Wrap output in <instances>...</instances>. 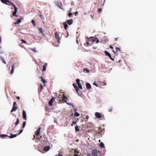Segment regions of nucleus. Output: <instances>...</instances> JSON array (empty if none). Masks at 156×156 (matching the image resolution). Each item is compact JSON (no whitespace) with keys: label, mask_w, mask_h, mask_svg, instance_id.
I'll use <instances>...</instances> for the list:
<instances>
[{"label":"nucleus","mask_w":156,"mask_h":156,"mask_svg":"<svg viewBox=\"0 0 156 156\" xmlns=\"http://www.w3.org/2000/svg\"><path fill=\"white\" fill-rule=\"evenodd\" d=\"M40 129H41L40 128H39L37 130V131L35 134V136H34V138H35V137H36V138L38 139H39V136L40 135Z\"/></svg>","instance_id":"obj_1"},{"label":"nucleus","mask_w":156,"mask_h":156,"mask_svg":"<svg viewBox=\"0 0 156 156\" xmlns=\"http://www.w3.org/2000/svg\"><path fill=\"white\" fill-rule=\"evenodd\" d=\"M55 37L56 38V39L57 40V42L58 43H60V38L59 37L58 34L57 32H55Z\"/></svg>","instance_id":"obj_2"},{"label":"nucleus","mask_w":156,"mask_h":156,"mask_svg":"<svg viewBox=\"0 0 156 156\" xmlns=\"http://www.w3.org/2000/svg\"><path fill=\"white\" fill-rule=\"evenodd\" d=\"M92 154L93 156H97L98 154V151L95 149H93L92 151Z\"/></svg>","instance_id":"obj_3"},{"label":"nucleus","mask_w":156,"mask_h":156,"mask_svg":"<svg viewBox=\"0 0 156 156\" xmlns=\"http://www.w3.org/2000/svg\"><path fill=\"white\" fill-rule=\"evenodd\" d=\"M22 116L23 119L25 120H27V115L26 112L25 110H23V113H22Z\"/></svg>","instance_id":"obj_4"},{"label":"nucleus","mask_w":156,"mask_h":156,"mask_svg":"<svg viewBox=\"0 0 156 156\" xmlns=\"http://www.w3.org/2000/svg\"><path fill=\"white\" fill-rule=\"evenodd\" d=\"M105 55H106L108 56L111 60H112L113 61L114 60V59L112 58L111 55L110 53H109L106 51H105Z\"/></svg>","instance_id":"obj_5"},{"label":"nucleus","mask_w":156,"mask_h":156,"mask_svg":"<svg viewBox=\"0 0 156 156\" xmlns=\"http://www.w3.org/2000/svg\"><path fill=\"white\" fill-rule=\"evenodd\" d=\"M55 97H52L49 101V105L50 106H52V104L53 101L55 99Z\"/></svg>","instance_id":"obj_6"},{"label":"nucleus","mask_w":156,"mask_h":156,"mask_svg":"<svg viewBox=\"0 0 156 156\" xmlns=\"http://www.w3.org/2000/svg\"><path fill=\"white\" fill-rule=\"evenodd\" d=\"M88 41L91 42V44L95 42L96 41V39L94 37H90L88 39Z\"/></svg>","instance_id":"obj_7"},{"label":"nucleus","mask_w":156,"mask_h":156,"mask_svg":"<svg viewBox=\"0 0 156 156\" xmlns=\"http://www.w3.org/2000/svg\"><path fill=\"white\" fill-rule=\"evenodd\" d=\"M38 30L39 32V33L41 34L42 35L44 36L45 37V35L43 33V30L41 28H38Z\"/></svg>","instance_id":"obj_8"},{"label":"nucleus","mask_w":156,"mask_h":156,"mask_svg":"<svg viewBox=\"0 0 156 156\" xmlns=\"http://www.w3.org/2000/svg\"><path fill=\"white\" fill-rule=\"evenodd\" d=\"M67 99L66 97L65 96V94H63L62 96V101L64 102H66L67 101L66 100Z\"/></svg>","instance_id":"obj_9"},{"label":"nucleus","mask_w":156,"mask_h":156,"mask_svg":"<svg viewBox=\"0 0 156 156\" xmlns=\"http://www.w3.org/2000/svg\"><path fill=\"white\" fill-rule=\"evenodd\" d=\"M50 148V146H47L44 147L43 150L45 151H47L49 150Z\"/></svg>","instance_id":"obj_10"},{"label":"nucleus","mask_w":156,"mask_h":156,"mask_svg":"<svg viewBox=\"0 0 156 156\" xmlns=\"http://www.w3.org/2000/svg\"><path fill=\"white\" fill-rule=\"evenodd\" d=\"M95 116L98 118H100L101 117V115L100 113L97 112L95 114Z\"/></svg>","instance_id":"obj_11"},{"label":"nucleus","mask_w":156,"mask_h":156,"mask_svg":"<svg viewBox=\"0 0 156 156\" xmlns=\"http://www.w3.org/2000/svg\"><path fill=\"white\" fill-rule=\"evenodd\" d=\"M66 23L69 25H71L73 23V20L71 19L68 20L66 21Z\"/></svg>","instance_id":"obj_12"},{"label":"nucleus","mask_w":156,"mask_h":156,"mask_svg":"<svg viewBox=\"0 0 156 156\" xmlns=\"http://www.w3.org/2000/svg\"><path fill=\"white\" fill-rule=\"evenodd\" d=\"M18 135L16 134H11L10 136H9L8 137H9V138H15Z\"/></svg>","instance_id":"obj_13"},{"label":"nucleus","mask_w":156,"mask_h":156,"mask_svg":"<svg viewBox=\"0 0 156 156\" xmlns=\"http://www.w3.org/2000/svg\"><path fill=\"white\" fill-rule=\"evenodd\" d=\"M22 18L19 19L15 23V24L19 25L21 22Z\"/></svg>","instance_id":"obj_14"},{"label":"nucleus","mask_w":156,"mask_h":156,"mask_svg":"<svg viewBox=\"0 0 156 156\" xmlns=\"http://www.w3.org/2000/svg\"><path fill=\"white\" fill-rule=\"evenodd\" d=\"M14 64L16 65V63H14L13 64H12V66H11L12 69H11V74H12L13 73L14 69Z\"/></svg>","instance_id":"obj_15"},{"label":"nucleus","mask_w":156,"mask_h":156,"mask_svg":"<svg viewBox=\"0 0 156 156\" xmlns=\"http://www.w3.org/2000/svg\"><path fill=\"white\" fill-rule=\"evenodd\" d=\"M17 108H18L17 106H12V109L11 111V112H13L16 111L17 109Z\"/></svg>","instance_id":"obj_16"},{"label":"nucleus","mask_w":156,"mask_h":156,"mask_svg":"<svg viewBox=\"0 0 156 156\" xmlns=\"http://www.w3.org/2000/svg\"><path fill=\"white\" fill-rule=\"evenodd\" d=\"M0 58L1 59V61H2V62L5 64H6V63L5 61V59L1 55H0Z\"/></svg>","instance_id":"obj_17"},{"label":"nucleus","mask_w":156,"mask_h":156,"mask_svg":"<svg viewBox=\"0 0 156 156\" xmlns=\"http://www.w3.org/2000/svg\"><path fill=\"white\" fill-rule=\"evenodd\" d=\"M17 9H15L14 11L12 13V15L13 16H18L16 15V13L17 12Z\"/></svg>","instance_id":"obj_18"},{"label":"nucleus","mask_w":156,"mask_h":156,"mask_svg":"<svg viewBox=\"0 0 156 156\" xmlns=\"http://www.w3.org/2000/svg\"><path fill=\"white\" fill-rule=\"evenodd\" d=\"M86 88L88 89H89L91 88V86L89 83H87L86 84Z\"/></svg>","instance_id":"obj_19"},{"label":"nucleus","mask_w":156,"mask_h":156,"mask_svg":"<svg viewBox=\"0 0 156 156\" xmlns=\"http://www.w3.org/2000/svg\"><path fill=\"white\" fill-rule=\"evenodd\" d=\"M1 2L3 3L7 4V2H10V1L9 0H0Z\"/></svg>","instance_id":"obj_20"},{"label":"nucleus","mask_w":156,"mask_h":156,"mask_svg":"<svg viewBox=\"0 0 156 156\" xmlns=\"http://www.w3.org/2000/svg\"><path fill=\"white\" fill-rule=\"evenodd\" d=\"M47 65V63H45L44 64V65L43 66V69H42V71H45Z\"/></svg>","instance_id":"obj_21"},{"label":"nucleus","mask_w":156,"mask_h":156,"mask_svg":"<svg viewBox=\"0 0 156 156\" xmlns=\"http://www.w3.org/2000/svg\"><path fill=\"white\" fill-rule=\"evenodd\" d=\"M8 136H8L7 135H6V134H1L0 135V137L2 138H3L6 137H8Z\"/></svg>","instance_id":"obj_22"},{"label":"nucleus","mask_w":156,"mask_h":156,"mask_svg":"<svg viewBox=\"0 0 156 156\" xmlns=\"http://www.w3.org/2000/svg\"><path fill=\"white\" fill-rule=\"evenodd\" d=\"M73 85L76 92H77L78 93V91L79 90L78 88V87L77 86H76L74 84H73Z\"/></svg>","instance_id":"obj_23"},{"label":"nucleus","mask_w":156,"mask_h":156,"mask_svg":"<svg viewBox=\"0 0 156 156\" xmlns=\"http://www.w3.org/2000/svg\"><path fill=\"white\" fill-rule=\"evenodd\" d=\"M62 24L64 25V29L66 30L67 28L68 27V26L67 24L65 23H63Z\"/></svg>","instance_id":"obj_24"},{"label":"nucleus","mask_w":156,"mask_h":156,"mask_svg":"<svg viewBox=\"0 0 156 156\" xmlns=\"http://www.w3.org/2000/svg\"><path fill=\"white\" fill-rule=\"evenodd\" d=\"M19 119L18 118H17V119H16V121L15 122V123L16 126H17L18 125V124L19 123Z\"/></svg>","instance_id":"obj_25"},{"label":"nucleus","mask_w":156,"mask_h":156,"mask_svg":"<svg viewBox=\"0 0 156 156\" xmlns=\"http://www.w3.org/2000/svg\"><path fill=\"white\" fill-rule=\"evenodd\" d=\"M89 42V41H88V40L87 41V42H86V44H85L84 45H86L87 46H88L89 45H91L92 44H91V43L90 44Z\"/></svg>","instance_id":"obj_26"},{"label":"nucleus","mask_w":156,"mask_h":156,"mask_svg":"<svg viewBox=\"0 0 156 156\" xmlns=\"http://www.w3.org/2000/svg\"><path fill=\"white\" fill-rule=\"evenodd\" d=\"M9 3L11 4L14 7L15 9H17V8L16 6V5L13 3L12 2L10 1V2H9Z\"/></svg>","instance_id":"obj_27"},{"label":"nucleus","mask_w":156,"mask_h":156,"mask_svg":"<svg viewBox=\"0 0 156 156\" xmlns=\"http://www.w3.org/2000/svg\"><path fill=\"white\" fill-rule=\"evenodd\" d=\"M75 130L76 132H78L79 131V129L78 126L77 125H76L75 127Z\"/></svg>","instance_id":"obj_28"},{"label":"nucleus","mask_w":156,"mask_h":156,"mask_svg":"<svg viewBox=\"0 0 156 156\" xmlns=\"http://www.w3.org/2000/svg\"><path fill=\"white\" fill-rule=\"evenodd\" d=\"M41 81L44 84L46 82L45 81V80L43 78V77L42 76H41Z\"/></svg>","instance_id":"obj_29"},{"label":"nucleus","mask_w":156,"mask_h":156,"mask_svg":"<svg viewBox=\"0 0 156 156\" xmlns=\"http://www.w3.org/2000/svg\"><path fill=\"white\" fill-rule=\"evenodd\" d=\"M83 72L84 73L87 72L89 73L90 72V71L87 69H83Z\"/></svg>","instance_id":"obj_30"},{"label":"nucleus","mask_w":156,"mask_h":156,"mask_svg":"<svg viewBox=\"0 0 156 156\" xmlns=\"http://www.w3.org/2000/svg\"><path fill=\"white\" fill-rule=\"evenodd\" d=\"M26 125V121L23 122L22 128H23L25 127Z\"/></svg>","instance_id":"obj_31"},{"label":"nucleus","mask_w":156,"mask_h":156,"mask_svg":"<svg viewBox=\"0 0 156 156\" xmlns=\"http://www.w3.org/2000/svg\"><path fill=\"white\" fill-rule=\"evenodd\" d=\"M100 147L101 148H103V147H104V143H103L101 142L100 144Z\"/></svg>","instance_id":"obj_32"},{"label":"nucleus","mask_w":156,"mask_h":156,"mask_svg":"<svg viewBox=\"0 0 156 156\" xmlns=\"http://www.w3.org/2000/svg\"><path fill=\"white\" fill-rule=\"evenodd\" d=\"M74 115L76 117H78L80 115V114L77 112H76L75 113Z\"/></svg>","instance_id":"obj_33"},{"label":"nucleus","mask_w":156,"mask_h":156,"mask_svg":"<svg viewBox=\"0 0 156 156\" xmlns=\"http://www.w3.org/2000/svg\"><path fill=\"white\" fill-rule=\"evenodd\" d=\"M113 108L112 107H109L108 108V110L109 112H112V110Z\"/></svg>","instance_id":"obj_34"},{"label":"nucleus","mask_w":156,"mask_h":156,"mask_svg":"<svg viewBox=\"0 0 156 156\" xmlns=\"http://www.w3.org/2000/svg\"><path fill=\"white\" fill-rule=\"evenodd\" d=\"M76 122L73 121V122H72V123L71 124V126H73V125H75L76 124Z\"/></svg>","instance_id":"obj_35"},{"label":"nucleus","mask_w":156,"mask_h":156,"mask_svg":"<svg viewBox=\"0 0 156 156\" xmlns=\"http://www.w3.org/2000/svg\"><path fill=\"white\" fill-rule=\"evenodd\" d=\"M78 85V87H79V88H80L82 90L83 89L82 87L81 84L80 83V84H79Z\"/></svg>","instance_id":"obj_36"},{"label":"nucleus","mask_w":156,"mask_h":156,"mask_svg":"<svg viewBox=\"0 0 156 156\" xmlns=\"http://www.w3.org/2000/svg\"><path fill=\"white\" fill-rule=\"evenodd\" d=\"M31 22L32 23L34 27H35V21L34 20H32L31 21Z\"/></svg>","instance_id":"obj_37"},{"label":"nucleus","mask_w":156,"mask_h":156,"mask_svg":"<svg viewBox=\"0 0 156 156\" xmlns=\"http://www.w3.org/2000/svg\"><path fill=\"white\" fill-rule=\"evenodd\" d=\"M76 82L78 84H79L80 83V80L79 79H77L76 80Z\"/></svg>","instance_id":"obj_38"},{"label":"nucleus","mask_w":156,"mask_h":156,"mask_svg":"<svg viewBox=\"0 0 156 156\" xmlns=\"http://www.w3.org/2000/svg\"><path fill=\"white\" fill-rule=\"evenodd\" d=\"M31 49L32 51H33L34 52H36V49L35 48Z\"/></svg>","instance_id":"obj_39"},{"label":"nucleus","mask_w":156,"mask_h":156,"mask_svg":"<svg viewBox=\"0 0 156 156\" xmlns=\"http://www.w3.org/2000/svg\"><path fill=\"white\" fill-rule=\"evenodd\" d=\"M43 89V86L41 84L40 85V91L41 92L42 91V89Z\"/></svg>","instance_id":"obj_40"},{"label":"nucleus","mask_w":156,"mask_h":156,"mask_svg":"<svg viewBox=\"0 0 156 156\" xmlns=\"http://www.w3.org/2000/svg\"><path fill=\"white\" fill-rule=\"evenodd\" d=\"M110 48H111L112 50H113V47H112V46H110ZM113 52L115 54H116V52H115V51H113Z\"/></svg>","instance_id":"obj_41"},{"label":"nucleus","mask_w":156,"mask_h":156,"mask_svg":"<svg viewBox=\"0 0 156 156\" xmlns=\"http://www.w3.org/2000/svg\"><path fill=\"white\" fill-rule=\"evenodd\" d=\"M58 7L62 9H63V8H62V7H63L61 3H60V5H58Z\"/></svg>","instance_id":"obj_42"},{"label":"nucleus","mask_w":156,"mask_h":156,"mask_svg":"<svg viewBox=\"0 0 156 156\" xmlns=\"http://www.w3.org/2000/svg\"><path fill=\"white\" fill-rule=\"evenodd\" d=\"M116 51L117 52H118V51H121L120 48H118V47H117V48H116Z\"/></svg>","instance_id":"obj_43"},{"label":"nucleus","mask_w":156,"mask_h":156,"mask_svg":"<svg viewBox=\"0 0 156 156\" xmlns=\"http://www.w3.org/2000/svg\"><path fill=\"white\" fill-rule=\"evenodd\" d=\"M73 15V14L72 13L69 12L68 14V16L69 17H71Z\"/></svg>","instance_id":"obj_44"},{"label":"nucleus","mask_w":156,"mask_h":156,"mask_svg":"<svg viewBox=\"0 0 156 156\" xmlns=\"http://www.w3.org/2000/svg\"><path fill=\"white\" fill-rule=\"evenodd\" d=\"M39 16L41 17L42 19H43L44 18V16L42 15H40Z\"/></svg>","instance_id":"obj_45"},{"label":"nucleus","mask_w":156,"mask_h":156,"mask_svg":"<svg viewBox=\"0 0 156 156\" xmlns=\"http://www.w3.org/2000/svg\"><path fill=\"white\" fill-rule=\"evenodd\" d=\"M17 105V103L16 102H14L13 103V106H16Z\"/></svg>","instance_id":"obj_46"},{"label":"nucleus","mask_w":156,"mask_h":156,"mask_svg":"<svg viewBox=\"0 0 156 156\" xmlns=\"http://www.w3.org/2000/svg\"><path fill=\"white\" fill-rule=\"evenodd\" d=\"M21 41H22V42L23 43H26V41L25 40H24L23 39H22L21 40Z\"/></svg>","instance_id":"obj_47"},{"label":"nucleus","mask_w":156,"mask_h":156,"mask_svg":"<svg viewBox=\"0 0 156 156\" xmlns=\"http://www.w3.org/2000/svg\"><path fill=\"white\" fill-rule=\"evenodd\" d=\"M23 129H22L21 130H20V133L18 134H17L18 135H19L20 134L23 132Z\"/></svg>","instance_id":"obj_48"},{"label":"nucleus","mask_w":156,"mask_h":156,"mask_svg":"<svg viewBox=\"0 0 156 156\" xmlns=\"http://www.w3.org/2000/svg\"><path fill=\"white\" fill-rule=\"evenodd\" d=\"M93 84L95 86H96V87H98V85L97 84V83H93Z\"/></svg>","instance_id":"obj_49"},{"label":"nucleus","mask_w":156,"mask_h":156,"mask_svg":"<svg viewBox=\"0 0 156 156\" xmlns=\"http://www.w3.org/2000/svg\"><path fill=\"white\" fill-rule=\"evenodd\" d=\"M78 14V11H76L74 13V15L76 16Z\"/></svg>","instance_id":"obj_50"},{"label":"nucleus","mask_w":156,"mask_h":156,"mask_svg":"<svg viewBox=\"0 0 156 156\" xmlns=\"http://www.w3.org/2000/svg\"><path fill=\"white\" fill-rule=\"evenodd\" d=\"M101 11H102V9L101 8H99V9H98V12H101Z\"/></svg>","instance_id":"obj_51"},{"label":"nucleus","mask_w":156,"mask_h":156,"mask_svg":"<svg viewBox=\"0 0 156 156\" xmlns=\"http://www.w3.org/2000/svg\"><path fill=\"white\" fill-rule=\"evenodd\" d=\"M96 43H98L99 42V40L97 38L96 39Z\"/></svg>","instance_id":"obj_52"},{"label":"nucleus","mask_w":156,"mask_h":156,"mask_svg":"<svg viewBox=\"0 0 156 156\" xmlns=\"http://www.w3.org/2000/svg\"><path fill=\"white\" fill-rule=\"evenodd\" d=\"M16 98H17V99H18V100H20V97H19V96H17V97H16Z\"/></svg>","instance_id":"obj_53"},{"label":"nucleus","mask_w":156,"mask_h":156,"mask_svg":"<svg viewBox=\"0 0 156 156\" xmlns=\"http://www.w3.org/2000/svg\"><path fill=\"white\" fill-rule=\"evenodd\" d=\"M74 156H78V155L77 154H74Z\"/></svg>","instance_id":"obj_54"},{"label":"nucleus","mask_w":156,"mask_h":156,"mask_svg":"<svg viewBox=\"0 0 156 156\" xmlns=\"http://www.w3.org/2000/svg\"><path fill=\"white\" fill-rule=\"evenodd\" d=\"M1 36H0V44L1 43Z\"/></svg>","instance_id":"obj_55"},{"label":"nucleus","mask_w":156,"mask_h":156,"mask_svg":"<svg viewBox=\"0 0 156 156\" xmlns=\"http://www.w3.org/2000/svg\"><path fill=\"white\" fill-rule=\"evenodd\" d=\"M55 156H62V155H61L60 154H59L58 156L57 155H55Z\"/></svg>","instance_id":"obj_56"},{"label":"nucleus","mask_w":156,"mask_h":156,"mask_svg":"<svg viewBox=\"0 0 156 156\" xmlns=\"http://www.w3.org/2000/svg\"><path fill=\"white\" fill-rule=\"evenodd\" d=\"M74 152H75V153H78V152L76 150H75Z\"/></svg>","instance_id":"obj_57"},{"label":"nucleus","mask_w":156,"mask_h":156,"mask_svg":"<svg viewBox=\"0 0 156 156\" xmlns=\"http://www.w3.org/2000/svg\"><path fill=\"white\" fill-rule=\"evenodd\" d=\"M3 53V52H2V51L0 52V54H2Z\"/></svg>","instance_id":"obj_58"},{"label":"nucleus","mask_w":156,"mask_h":156,"mask_svg":"<svg viewBox=\"0 0 156 156\" xmlns=\"http://www.w3.org/2000/svg\"><path fill=\"white\" fill-rule=\"evenodd\" d=\"M91 17H92V19H94V18H93V16H92V15H91Z\"/></svg>","instance_id":"obj_59"},{"label":"nucleus","mask_w":156,"mask_h":156,"mask_svg":"<svg viewBox=\"0 0 156 156\" xmlns=\"http://www.w3.org/2000/svg\"><path fill=\"white\" fill-rule=\"evenodd\" d=\"M117 39H118V38H115V40L116 41H117Z\"/></svg>","instance_id":"obj_60"},{"label":"nucleus","mask_w":156,"mask_h":156,"mask_svg":"<svg viewBox=\"0 0 156 156\" xmlns=\"http://www.w3.org/2000/svg\"><path fill=\"white\" fill-rule=\"evenodd\" d=\"M76 41L77 43V44H78V40H76Z\"/></svg>","instance_id":"obj_61"},{"label":"nucleus","mask_w":156,"mask_h":156,"mask_svg":"<svg viewBox=\"0 0 156 156\" xmlns=\"http://www.w3.org/2000/svg\"><path fill=\"white\" fill-rule=\"evenodd\" d=\"M86 118H87V119H88V116H86Z\"/></svg>","instance_id":"obj_62"},{"label":"nucleus","mask_w":156,"mask_h":156,"mask_svg":"<svg viewBox=\"0 0 156 156\" xmlns=\"http://www.w3.org/2000/svg\"><path fill=\"white\" fill-rule=\"evenodd\" d=\"M96 48H94V49H96Z\"/></svg>","instance_id":"obj_63"}]
</instances>
